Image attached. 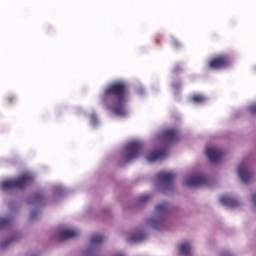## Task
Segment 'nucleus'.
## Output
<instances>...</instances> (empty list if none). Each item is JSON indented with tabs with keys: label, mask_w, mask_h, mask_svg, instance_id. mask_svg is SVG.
Here are the masks:
<instances>
[{
	"label": "nucleus",
	"mask_w": 256,
	"mask_h": 256,
	"mask_svg": "<svg viewBox=\"0 0 256 256\" xmlns=\"http://www.w3.org/2000/svg\"><path fill=\"white\" fill-rule=\"evenodd\" d=\"M220 202L222 203V205H225V207H238L239 205V201L229 196H222L220 198Z\"/></svg>",
	"instance_id": "9b49d317"
},
{
	"label": "nucleus",
	"mask_w": 256,
	"mask_h": 256,
	"mask_svg": "<svg viewBox=\"0 0 256 256\" xmlns=\"http://www.w3.org/2000/svg\"><path fill=\"white\" fill-rule=\"evenodd\" d=\"M206 155L211 163H217V161H221L225 152L219 148H208L206 150Z\"/></svg>",
	"instance_id": "39448f33"
},
{
	"label": "nucleus",
	"mask_w": 256,
	"mask_h": 256,
	"mask_svg": "<svg viewBox=\"0 0 256 256\" xmlns=\"http://www.w3.org/2000/svg\"><path fill=\"white\" fill-rule=\"evenodd\" d=\"M163 157H167L166 148L150 152L147 156V161H149V163H153V161H159V159H163Z\"/></svg>",
	"instance_id": "423d86ee"
},
{
	"label": "nucleus",
	"mask_w": 256,
	"mask_h": 256,
	"mask_svg": "<svg viewBox=\"0 0 256 256\" xmlns=\"http://www.w3.org/2000/svg\"><path fill=\"white\" fill-rule=\"evenodd\" d=\"M238 174L241 181H243L244 183H249L251 179H253V174H251V170H249V168H247V166L245 165L239 166Z\"/></svg>",
	"instance_id": "0eeeda50"
},
{
	"label": "nucleus",
	"mask_w": 256,
	"mask_h": 256,
	"mask_svg": "<svg viewBox=\"0 0 256 256\" xmlns=\"http://www.w3.org/2000/svg\"><path fill=\"white\" fill-rule=\"evenodd\" d=\"M128 95L129 90L125 82H114L105 89L102 99L104 103H113L114 115L125 117L127 115L125 105H127Z\"/></svg>",
	"instance_id": "f257e3e1"
},
{
	"label": "nucleus",
	"mask_w": 256,
	"mask_h": 256,
	"mask_svg": "<svg viewBox=\"0 0 256 256\" xmlns=\"http://www.w3.org/2000/svg\"><path fill=\"white\" fill-rule=\"evenodd\" d=\"M104 237L99 235V234H94L91 237V245H99L101 243H103L104 241Z\"/></svg>",
	"instance_id": "dca6fc26"
},
{
	"label": "nucleus",
	"mask_w": 256,
	"mask_h": 256,
	"mask_svg": "<svg viewBox=\"0 0 256 256\" xmlns=\"http://www.w3.org/2000/svg\"><path fill=\"white\" fill-rule=\"evenodd\" d=\"M209 65H229V57L225 55L217 56L209 62Z\"/></svg>",
	"instance_id": "f8f14e48"
},
{
	"label": "nucleus",
	"mask_w": 256,
	"mask_h": 256,
	"mask_svg": "<svg viewBox=\"0 0 256 256\" xmlns=\"http://www.w3.org/2000/svg\"><path fill=\"white\" fill-rule=\"evenodd\" d=\"M161 41H162L161 36H157V37L155 38V43H156V45H160V44H161Z\"/></svg>",
	"instance_id": "a878e982"
},
{
	"label": "nucleus",
	"mask_w": 256,
	"mask_h": 256,
	"mask_svg": "<svg viewBox=\"0 0 256 256\" xmlns=\"http://www.w3.org/2000/svg\"><path fill=\"white\" fill-rule=\"evenodd\" d=\"M174 47H181V44L179 42H174Z\"/></svg>",
	"instance_id": "c85d7f7f"
},
{
	"label": "nucleus",
	"mask_w": 256,
	"mask_h": 256,
	"mask_svg": "<svg viewBox=\"0 0 256 256\" xmlns=\"http://www.w3.org/2000/svg\"><path fill=\"white\" fill-rule=\"evenodd\" d=\"M156 177L163 185H169L175 179V174L173 172H160Z\"/></svg>",
	"instance_id": "1a4fd4ad"
},
{
	"label": "nucleus",
	"mask_w": 256,
	"mask_h": 256,
	"mask_svg": "<svg viewBox=\"0 0 256 256\" xmlns=\"http://www.w3.org/2000/svg\"><path fill=\"white\" fill-rule=\"evenodd\" d=\"M148 225L153 227V229H161V225H163V222L160 220L155 219H148L147 220Z\"/></svg>",
	"instance_id": "f3484780"
},
{
	"label": "nucleus",
	"mask_w": 256,
	"mask_h": 256,
	"mask_svg": "<svg viewBox=\"0 0 256 256\" xmlns=\"http://www.w3.org/2000/svg\"><path fill=\"white\" fill-rule=\"evenodd\" d=\"M9 243H13V239L8 240V241H6V242H2V243H1V248L3 249V247H7V245H9Z\"/></svg>",
	"instance_id": "b1692460"
},
{
	"label": "nucleus",
	"mask_w": 256,
	"mask_h": 256,
	"mask_svg": "<svg viewBox=\"0 0 256 256\" xmlns=\"http://www.w3.org/2000/svg\"><path fill=\"white\" fill-rule=\"evenodd\" d=\"M180 255L189 256L191 253V244L184 242L179 248Z\"/></svg>",
	"instance_id": "ddd939ff"
},
{
	"label": "nucleus",
	"mask_w": 256,
	"mask_h": 256,
	"mask_svg": "<svg viewBox=\"0 0 256 256\" xmlns=\"http://www.w3.org/2000/svg\"><path fill=\"white\" fill-rule=\"evenodd\" d=\"M143 239H145V233L143 232H136L130 237V241L133 242L143 241Z\"/></svg>",
	"instance_id": "a211bd4d"
},
{
	"label": "nucleus",
	"mask_w": 256,
	"mask_h": 256,
	"mask_svg": "<svg viewBox=\"0 0 256 256\" xmlns=\"http://www.w3.org/2000/svg\"><path fill=\"white\" fill-rule=\"evenodd\" d=\"M143 153V143L141 142H130L126 145L122 157L125 163H129V161H133V159H137L139 155Z\"/></svg>",
	"instance_id": "7ed1b4c3"
},
{
	"label": "nucleus",
	"mask_w": 256,
	"mask_h": 256,
	"mask_svg": "<svg viewBox=\"0 0 256 256\" xmlns=\"http://www.w3.org/2000/svg\"><path fill=\"white\" fill-rule=\"evenodd\" d=\"M163 137L168 143H173L179 139V129L171 128L164 132Z\"/></svg>",
	"instance_id": "6e6552de"
},
{
	"label": "nucleus",
	"mask_w": 256,
	"mask_h": 256,
	"mask_svg": "<svg viewBox=\"0 0 256 256\" xmlns=\"http://www.w3.org/2000/svg\"><path fill=\"white\" fill-rule=\"evenodd\" d=\"M168 209H169V206L167 205V202H164V203L158 204L155 208V211L158 215H165Z\"/></svg>",
	"instance_id": "4468645a"
},
{
	"label": "nucleus",
	"mask_w": 256,
	"mask_h": 256,
	"mask_svg": "<svg viewBox=\"0 0 256 256\" xmlns=\"http://www.w3.org/2000/svg\"><path fill=\"white\" fill-rule=\"evenodd\" d=\"M192 101L194 103H205L206 98L201 94H195L194 96H192Z\"/></svg>",
	"instance_id": "6ab92c4d"
},
{
	"label": "nucleus",
	"mask_w": 256,
	"mask_h": 256,
	"mask_svg": "<svg viewBox=\"0 0 256 256\" xmlns=\"http://www.w3.org/2000/svg\"><path fill=\"white\" fill-rule=\"evenodd\" d=\"M35 181V177L31 173H24L17 177L16 179L4 181L2 183L3 191H12V189H18V191H23L27 189L31 183Z\"/></svg>",
	"instance_id": "f03ea898"
},
{
	"label": "nucleus",
	"mask_w": 256,
	"mask_h": 256,
	"mask_svg": "<svg viewBox=\"0 0 256 256\" xmlns=\"http://www.w3.org/2000/svg\"><path fill=\"white\" fill-rule=\"evenodd\" d=\"M249 113H250V115H256V104L251 105L249 107Z\"/></svg>",
	"instance_id": "4be33fe9"
},
{
	"label": "nucleus",
	"mask_w": 256,
	"mask_h": 256,
	"mask_svg": "<svg viewBox=\"0 0 256 256\" xmlns=\"http://www.w3.org/2000/svg\"><path fill=\"white\" fill-rule=\"evenodd\" d=\"M61 241H65L67 239H75V237H79V230L77 229H67L62 230L59 234Z\"/></svg>",
	"instance_id": "9d476101"
},
{
	"label": "nucleus",
	"mask_w": 256,
	"mask_h": 256,
	"mask_svg": "<svg viewBox=\"0 0 256 256\" xmlns=\"http://www.w3.org/2000/svg\"><path fill=\"white\" fill-rule=\"evenodd\" d=\"M41 201H43V193L37 192L28 200V203H41Z\"/></svg>",
	"instance_id": "2eb2a0df"
},
{
	"label": "nucleus",
	"mask_w": 256,
	"mask_h": 256,
	"mask_svg": "<svg viewBox=\"0 0 256 256\" xmlns=\"http://www.w3.org/2000/svg\"><path fill=\"white\" fill-rule=\"evenodd\" d=\"M13 101H15V98H14V97H11V98L8 99V102H9V103H13Z\"/></svg>",
	"instance_id": "c756f323"
},
{
	"label": "nucleus",
	"mask_w": 256,
	"mask_h": 256,
	"mask_svg": "<svg viewBox=\"0 0 256 256\" xmlns=\"http://www.w3.org/2000/svg\"><path fill=\"white\" fill-rule=\"evenodd\" d=\"M37 217V212H32L30 215V219H35Z\"/></svg>",
	"instance_id": "bb28decb"
},
{
	"label": "nucleus",
	"mask_w": 256,
	"mask_h": 256,
	"mask_svg": "<svg viewBox=\"0 0 256 256\" xmlns=\"http://www.w3.org/2000/svg\"><path fill=\"white\" fill-rule=\"evenodd\" d=\"M252 204H253L254 209H256V193H254L252 195Z\"/></svg>",
	"instance_id": "393cba45"
},
{
	"label": "nucleus",
	"mask_w": 256,
	"mask_h": 256,
	"mask_svg": "<svg viewBox=\"0 0 256 256\" xmlns=\"http://www.w3.org/2000/svg\"><path fill=\"white\" fill-rule=\"evenodd\" d=\"M91 119H92L93 123H97V117L95 115H92Z\"/></svg>",
	"instance_id": "cd10ccee"
},
{
	"label": "nucleus",
	"mask_w": 256,
	"mask_h": 256,
	"mask_svg": "<svg viewBox=\"0 0 256 256\" xmlns=\"http://www.w3.org/2000/svg\"><path fill=\"white\" fill-rule=\"evenodd\" d=\"M151 199V196L149 194H142L141 196L138 197V201L140 203H145V201H149Z\"/></svg>",
	"instance_id": "412c9836"
},
{
	"label": "nucleus",
	"mask_w": 256,
	"mask_h": 256,
	"mask_svg": "<svg viewBox=\"0 0 256 256\" xmlns=\"http://www.w3.org/2000/svg\"><path fill=\"white\" fill-rule=\"evenodd\" d=\"M223 65H210V69H212V71H215V69H222Z\"/></svg>",
	"instance_id": "5701e85b"
},
{
	"label": "nucleus",
	"mask_w": 256,
	"mask_h": 256,
	"mask_svg": "<svg viewBox=\"0 0 256 256\" xmlns=\"http://www.w3.org/2000/svg\"><path fill=\"white\" fill-rule=\"evenodd\" d=\"M11 225V218H1L0 219V229L9 227Z\"/></svg>",
	"instance_id": "aec40b11"
},
{
	"label": "nucleus",
	"mask_w": 256,
	"mask_h": 256,
	"mask_svg": "<svg viewBox=\"0 0 256 256\" xmlns=\"http://www.w3.org/2000/svg\"><path fill=\"white\" fill-rule=\"evenodd\" d=\"M185 185L186 187H203L209 185V179L203 174H197L188 178Z\"/></svg>",
	"instance_id": "20e7f679"
}]
</instances>
